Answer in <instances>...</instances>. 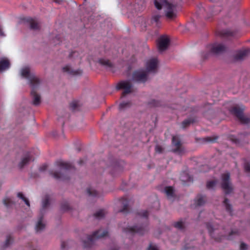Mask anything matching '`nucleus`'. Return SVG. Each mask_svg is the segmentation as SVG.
<instances>
[{
  "mask_svg": "<svg viewBox=\"0 0 250 250\" xmlns=\"http://www.w3.org/2000/svg\"><path fill=\"white\" fill-rule=\"evenodd\" d=\"M158 60L153 58L148 60L146 64V70L147 72H156L158 66Z\"/></svg>",
  "mask_w": 250,
  "mask_h": 250,
  "instance_id": "14",
  "label": "nucleus"
},
{
  "mask_svg": "<svg viewBox=\"0 0 250 250\" xmlns=\"http://www.w3.org/2000/svg\"><path fill=\"white\" fill-rule=\"evenodd\" d=\"M221 186L225 194H229L233 190V187L230 182V174L225 173L222 175Z\"/></svg>",
  "mask_w": 250,
  "mask_h": 250,
  "instance_id": "7",
  "label": "nucleus"
},
{
  "mask_svg": "<svg viewBox=\"0 0 250 250\" xmlns=\"http://www.w3.org/2000/svg\"><path fill=\"white\" fill-rule=\"evenodd\" d=\"M196 122L195 119L193 118H189L187 120H184L182 123V127L185 128L190 125V124Z\"/></svg>",
  "mask_w": 250,
  "mask_h": 250,
  "instance_id": "27",
  "label": "nucleus"
},
{
  "mask_svg": "<svg viewBox=\"0 0 250 250\" xmlns=\"http://www.w3.org/2000/svg\"><path fill=\"white\" fill-rule=\"evenodd\" d=\"M87 193L89 196L91 197H97L99 195V193L96 190L90 188L87 189Z\"/></svg>",
  "mask_w": 250,
  "mask_h": 250,
  "instance_id": "34",
  "label": "nucleus"
},
{
  "mask_svg": "<svg viewBox=\"0 0 250 250\" xmlns=\"http://www.w3.org/2000/svg\"><path fill=\"white\" fill-rule=\"evenodd\" d=\"M108 234L106 230L99 229L95 232L92 235L87 236L86 240L83 241V246L84 248H90L93 245L97 239L104 237Z\"/></svg>",
  "mask_w": 250,
  "mask_h": 250,
  "instance_id": "2",
  "label": "nucleus"
},
{
  "mask_svg": "<svg viewBox=\"0 0 250 250\" xmlns=\"http://www.w3.org/2000/svg\"><path fill=\"white\" fill-rule=\"evenodd\" d=\"M165 12L166 17L169 19L174 18L176 15L174 12L175 6L171 3L166 1L164 5Z\"/></svg>",
  "mask_w": 250,
  "mask_h": 250,
  "instance_id": "13",
  "label": "nucleus"
},
{
  "mask_svg": "<svg viewBox=\"0 0 250 250\" xmlns=\"http://www.w3.org/2000/svg\"><path fill=\"white\" fill-rule=\"evenodd\" d=\"M169 38L165 36H161L158 41L157 45L158 50L160 51H163L166 50L169 43Z\"/></svg>",
  "mask_w": 250,
  "mask_h": 250,
  "instance_id": "12",
  "label": "nucleus"
},
{
  "mask_svg": "<svg viewBox=\"0 0 250 250\" xmlns=\"http://www.w3.org/2000/svg\"><path fill=\"white\" fill-rule=\"evenodd\" d=\"M21 74L23 77L28 79L31 87L35 88L37 85H40V81L39 79L34 75H31L29 67H26L21 70Z\"/></svg>",
  "mask_w": 250,
  "mask_h": 250,
  "instance_id": "6",
  "label": "nucleus"
},
{
  "mask_svg": "<svg viewBox=\"0 0 250 250\" xmlns=\"http://www.w3.org/2000/svg\"><path fill=\"white\" fill-rule=\"evenodd\" d=\"M154 4H155V7L158 9L160 10L162 9V6L161 4L159 2H158L157 0H155L154 1Z\"/></svg>",
  "mask_w": 250,
  "mask_h": 250,
  "instance_id": "47",
  "label": "nucleus"
},
{
  "mask_svg": "<svg viewBox=\"0 0 250 250\" xmlns=\"http://www.w3.org/2000/svg\"><path fill=\"white\" fill-rule=\"evenodd\" d=\"M210 52L213 54H221L227 50V47L222 43H215L208 46Z\"/></svg>",
  "mask_w": 250,
  "mask_h": 250,
  "instance_id": "10",
  "label": "nucleus"
},
{
  "mask_svg": "<svg viewBox=\"0 0 250 250\" xmlns=\"http://www.w3.org/2000/svg\"><path fill=\"white\" fill-rule=\"evenodd\" d=\"M188 249H189V248H188V247H186V246H185V248H184V250H188Z\"/></svg>",
  "mask_w": 250,
  "mask_h": 250,
  "instance_id": "56",
  "label": "nucleus"
},
{
  "mask_svg": "<svg viewBox=\"0 0 250 250\" xmlns=\"http://www.w3.org/2000/svg\"><path fill=\"white\" fill-rule=\"evenodd\" d=\"M148 250H158L157 249V248L156 247L152 246L151 245H150L149 247L148 248Z\"/></svg>",
  "mask_w": 250,
  "mask_h": 250,
  "instance_id": "52",
  "label": "nucleus"
},
{
  "mask_svg": "<svg viewBox=\"0 0 250 250\" xmlns=\"http://www.w3.org/2000/svg\"><path fill=\"white\" fill-rule=\"evenodd\" d=\"M83 163V160H80V161H79V164L80 165H82Z\"/></svg>",
  "mask_w": 250,
  "mask_h": 250,
  "instance_id": "55",
  "label": "nucleus"
},
{
  "mask_svg": "<svg viewBox=\"0 0 250 250\" xmlns=\"http://www.w3.org/2000/svg\"><path fill=\"white\" fill-rule=\"evenodd\" d=\"M36 87L35 88L32 87V90L31 91V95L33 97V104L35 105H38L41 103V97L38 94L36 91V89L38 87L39 85H37L35 84Z\"/></svg>",
  "mask_w": 250,
  "mask_h": 250,
  "instance_id": "15",
  "label": "nucleus"
},
{
  "mask_svg": "<svg viewBox=\"0 0 250 250\" xmlns=\"http://www.w3.org/2000/svg\"><path fill=\"white\" fill-rule=\"evenodd\" d=\"M3 203L4 205L7 208L11 207L13 204H14L13 202L10 198H9L4 199L3 200Z\"/></svg>",
  "mask_w": 250,
  "mask_h": 250,
  "instance_id": "36",
  "label": "nucleus"
},
{
  "mask_svg": "<svg viewBox=\"0 0 250 250\" xmlns=\"http://www.w3.org/2000/svg\"><path fill=\"white\" fill-rule=\"evenodd\" d=\"M49 197L48 195H46L42 201V209L41 211V215L39 217L38 221L35 227V229L37 232H41L45 228V225L42 222L43 218L42 211L49 206Z\"/></svg>",
  "mask_w": 250,
  "mask_h": 250,
  "instance_id": "4",
  "label": "nucleus"
},
{
  "mask_svg": "<svg viewBox=\"0 0 250 250\" xmlns=\"http://www.w3.org/2000/svg\"><path fill=\"white\" fill-rule=\"evenodd\" d=\"M47 165L45 164L43 165L40 167V171H45L47 169Z\"/></svg>",
  "mask_w": 250,
  "mask_h": 250,
  "instance_id": "51",
  "label": "nucleus"
},
{
  "mask_svg": "<svg viewBox=\"0 0 250 250\" xmlns=\"http://www.w3.org/2000/svg\"><path fill=\"white\" fill-rule=\"evenodd\" d=\"M33 160L34 158L32 155L31 153L28 152L26 154L25 157L22 159L19 165V166L21 168L24 166L27 165L30 161Z\"/></svg>",
  "mask_w": 250,
  "mask_h": 250,
  "instance_id": "17",
  "label": "nucleus"
},
{
  "mask_svg": "<svg viewBox=\"0 0 250 250\" xmlns=\"http://www.w3.org/2000/svg\"><path fill=\"white\" fill-rule=\"evenodd\" d=\"M155 151L157 153H162L163 151V148L161 146L157 145L155 147Z\"/></svg>",
  "mask_w": 250,
  "mask_h": 250,
  "instance_id": "46",
  "label": "nucleus"
},
{
  "mask_svg": "<svg viewBox=\"0 0 250 250\" xmlns=\"http://www.w3.org/2000/svg\"><path fill=\"white\" fill-rule=\"evenodd\" d=\"M66 245V243L65 242H62L61 243V248L62 249H64L65 248Z\"/></svg>",
  "mask_w": 250,
  "mask_h": 250,
  "instance_id": "53",
  "label": "nucleus"
},
{
  "mask_svg": "<svg viewBox=\"0 0 250 250\" xmlns=\"http://www.w3.org/2000/svg\"><path fill=\"white\" fill-rule=\"evenodd\" d=\"M244 107L242 106L240 107L238 105L232 107L230 112L235 116L243 124H248L250 123V118L245 116L243 114Z\"/></svg>",
  "mask_w": 250,
  "mask_h": 250,
  "instance_id": "3",
  "label": "nucleus"
},
{
  "mask_svg": "<svg viewBox=\"0 0 250 250\" xmlns=\"http://www.w3.org/2000/svg\"><path fill=\"white\" fill-rule=\"evenodd\" d=\"M161 18V16L159 15H156L152 17L151 19V23H155L156 26L157 27H159L160 26V19Z\"/></svg>",
  "mask_w": 250,
  "mask_h": 250,
  "instance_id": "31",
  "label": "nucleus"
},
{
  "mask_svg": "<svg viewBox=\"0 0 250 250\" xmlns=\"http://www.w3.org/2000/svg\"><path fill=\"white\" fill-rule=\"evenodd\" d=\"M132 79L138 83H145L147 79V73L143 70L135 71L132 74Z\"/></svg>",
  "mask_w": 250,
  "mask_h": 250,
  "instance_id": "8",
  "label": "nucleus"
},
{
  "mask_svg": "<svg viewBox=\"0 0 250 250\" xmlns=\"http://www.w3.org/2000/svg\"><path fill=\"white\" fill-rule=\"evenodd\" d=\"M244 168L246 172H250V164L249 163H245Z\"/></svg>",
  "mask_w": 250,
  "mask_h": 250,
  "instance_id": "48",
  "label": "nucleus"
},
{
  "mask_svg": "<svg viewBox=\"0 0 250 250\" xmlns=\"http://www.w3.org/2000/svg\"><path fill=\"white\" fill-rule=\"evenodd\" d=\"M139 215L146 219L148 216V212L147 210H144L140 212L139 213Z\"/></svg>",
  "mask_w": 250,
  "mask_h": 250,
  "instance_id": "43",
  "label": "nucleus"
},
{
  "mask_svg": "<svg viewBox=\"0 0 250 250\" xmlns=\"http://www.w3.org/2000/svg\"><path fill=\"white\" fill-rule=\"evenodd\" d=\"M206 202V197L201 194H199L197 196L194 200V204L195 207H199L203 206Z\"/></svg>",
  "mask_w": 250,
  "mask_h": 250,
  "instance_id": "20",
  "label": "nucleus"
},
{
  "mask_svg": "<svg viewBox=\"0 0 250 250\" xmlns=\"http://www.w3.org/2000/svg\"><path fill=\"white\" fill-rule=\"evenodd\" d=\"M120 163H117L114 166V168L117 170L121 171L122 170V168L120 167Z\"/></svg>",
  "mask_w": 250,
  "mask_h": 250,
  "instance_id": "50",
  "label": "nucleus"
},
{
  "mask_svg": "<svg viewBox=\"0 0 250 250\" xmlns=\"http://www.w3.org/2000/svg\"><path fill=\"white\" fill-rule=\"evenodd\" d=\"M216 184V181L215 180L209 181L207 183V188L208 189H210L213 188Z\"/></svg>",
  "mask_w": 250,
  "mask_h": 250,
  "instance_id": "40",
  "label": "nucleus"
},
{
  "mask_svg": "<svg viewBox=\"0 0 250 250\" xmlns=\"http://www.w3.org/2000/svg\"><path fill=\"white\" fill-rule=\"evenodd\" d=\"M28 21L29 22L31 29L36 30L39 28V25L38 22L33 19H30Z\"/></svg>",
  "mask_w": 250,
  "mask_h": 250,
  "instance_id": "32",
  "label": "nucleus"
},
{
  "mask_svg": "<svg viewBox=\"0 0 250 250\" xmlns=\"http://www.w3.org/2000/svg\"><path fill=\"white\" fill-rule=\"evenodd\" d=\"M218 138V137L216 136H208L207 137H205L202 138V140L205 143H215L217 141V139Z\"/></svg>",
  "mask_w": 250,
  "mask_h": 250,
  "instance_id": "30",
  "label": "nucleus"
},
{
  "mask_svg": "<svg viewBox=\"0 0 250 250\" xmlns=\"http://www.w3.org/2000/svg\"><path fill=\"white\" fill-rule=\"evenodd\" d=\"M123 231L126 234L134 235L138 234L143 235L147 231V227L146 224L141 225H135L132 227H128L123 229Z\"/></svg>",
  "mask_w": 250,
  "mask_h": 250,
  "instance_id": "5",
  "label": "nucleus"
},
{
  "mask_svg": "<svg viewBox=\"0 0 250 250\" xmlns=\"http://www.w3.org/2000/svg\"><path fill=\"white\" fill-rule=\"evenodd\" d=\"M10 67V62L6 58L0 60V71H4Z\"/></svg>",
  "mask_w": 250,
  "mask_h": 250,
  "instance_id": "21",
  "label": "nucleus"
},
{
  "mask_svg": "<svg viewBox=\"0 0 250 250\" xmlns=\"http://www.w3.org/2000/svg\"><path fill=\"white\" fill-rule=\"evenodd\" d=\"M0 37H4L5 36V35H4L3 32L2 31V28H1L0 25Z\"/></svg>",
  "mask_w": 250,
  "mask_h": 250,
  "instance_id": "54",
  "label": "nucleus"
},
{
  "mask_svg": "<svg viewBox=\"0 0 250 250\" xmlns=\"http://www.w3.org/2000/svg\"><path fill=\"white\" fill-rule=\"evenodd\" d=\"M219 34L220 36L223 38H229L234 37L235 33L234 31H232L230 30L225 29L222 30L219 32Z\"/></svg>",
  "mask_w": 250,
  "mask_h": 250,
  "instance_id": "22",
  "label": "nucleus"
},
{
  "mask_svg": "<svg viewBox=\"0 0 250 250\" xmlns=\"http://www.w3.org/2000/svg\"><path fill=\"white\" fill-rule=\"evenodd\" d=\"M62 70L63 72H67L68 74L73 76L80 75L82 73V71L81 70H73L68 65L63 67Z\"/></svg>",
  "mask_w": 250,
  "mask_h": 250,
  "instance_id": "18",
  "label": "nucleus"
},
{
  "mask_svg": "<svg viewBox=\"0 0 250 250\" xmlns=\"http://www.w3.org/2000/svg\"><path fill=\"white\" fill-rule=\"evenodd\" d=\"M106 213V211L104 209H101L97 211L94 214V216L98 219H102L103 218Z\"/></svg>",
  "mask_w": 250,
  "mask_h": 250,
  "instance_id": "29",
  "label": "nucleus"
},
{
  "mask_svg": "<svg viewBox=\"0 0 250 250\" xmlns=\"http://www.w3.org/2000/svg\"><path fill=\"white\" fill-rule=\"evenodd\" d=\"M180 178L181 180L184 183L193 181L192 178L190 175L185 172H183L181 174Z\"/></svg>",
  "mask_w": 250,
  "mask_h": 250,
  "instance_id": "24",
  "label": "nucleus"
},
{
  "mask_svg": "<svg viewBox=\"0 0 250 250\" xmlns=\"http://www.w3.org/2000/svg\"><path fill=\"white\" fill-rule=\"evenodd\" d=\"M79 55V53L78 52L73 51L70 54L69 57L70 58L78 57Z\"/></svg>",
  "mask_w": 250,
  "mask_h": 250,
  "instance_id": "45",
  "label": "nucleus"
},
{
  "mask_svg": "<svg viewBox=\"0 0 250 250\" xmlns=\"http://www.w3.org/2000/svg\"><path fill=\"white\" fill-rule=\"evenodd\" d=\"M99 62L101 65L104 66L106 68H111L113 66L112 62L108 60L101 59Z\"/></svg>",
  "mask_w": 250,
  "mask_h": 250,
  "instance_id": "25",
  "label": "nucleus"
},
{
  "mask_svg": "<svg viewBox=\"0 0 250 250\" xmlns=\"http://www.w3.org/2000/svg\"><path fill=\"white\" fill-rule=\"evenodd\" d=\"M78 106V104L77 101H73L70 104V108L71 110L75 111L77 109Z\"/></svg>",
  "mask_w": 250,
  "mask_h": 250,
  "instance_id": "41",
  "label": "nucleus"
},
{
  "mask_svg": "<svg viewBox=\"0 0 250 250\" xmlns=\"http://www.w3.org/2000/svg\"><path fill=\"white\" fill-rule=\"evenodd\" d=\"M132 84L128 81H121L116 86L117 89H124L122 97L125 96L126 94L131 92Z\"/></svg>",
  "mask_w": 250,
  "mask_h": 250,
  "instance_id": "9",
  "label": "nucleus"
},
{
  "mask_svg": "<svg viewBox=\"0 0 250 250\" xmlns=\"http://www.w3.org/2000/svg\"><path fill=\"white\" fill-rule=\"evenodd\" d=\"M174 227L179 229L183 230L185 228V224L182 220L175 222L173 224Z\"/></svg>",
  "mask_w": 250,
  "mask_h": 250,
  "instance_id": "33",
  "label": "nucleus"
},
{
  "mask_svg": "<svg viewBox=\"0 0 250 250\" xmlns=\"http://www.w3.org/2000/svg\"><path fill=\"white\" fill-rule=\"evenodd\" d=\"M123 204V208L120 210V212L124 213H128L129 211V208L127 201L125 200Z\"/></svg>",
  "mask_w": 250,
  "mask_h": 250,
  "instance_id": "35",
  "label": "nucleus"
},
{
  "mask_svg": "<svg viewBox=\"0 0 250 250\" xmlns=\"http://www.w3.org/2000/svg\"><path fill=\"white\" fill-rule=\"evenodd\" d=\"M165 192L167 197L169 199L175 196L174 189L172 187H166L165 188Z\"/></svg>",
  "mask_w": 250,
  "mask_h": 250,
  "instance_id": "23",
  "label": "nucleus"
},
{
  "mask_svg": "<svg viewBox=\"0 0 250 250\" xmlns=\"http://www.w3.org/2000/svg\"><path fill=\"white\" fill-rule=\"evenodd\" d=\"M224 205L225 207L226 210L229 213L230 215H232V206L229 203V201L227 198H225L223 202Z\"/></svg>",
  "mask_w": 250,
  "mask_h": 250,
  "instance_id": "26",
  "label": "nucleus"
},
{
  "mask_svg": "<svg viewBox=\"0 0 250 250\" xmlns=\"http://www.w3.org/2000/svg\"><path fill=\"white\" fill-rule=\"evenodd\" d=\"M206 226L210 236L216 241H221L223 239V237H226L227 239L228 240H232L239 234L238 230L235 229L231 230L228 235L226 233H224L221 235L216 236L215 234L217 233V229L213 228L210 223H207Z\"/></svg>",
  "mask_w": 250,
  "mask_h": 250,
  "instance_id": "1",
  "label": "nucleus"
},
{
  "mask_svg": "<svg viewBox=\"0 0 250 250\" xmlns=\"http://www.w3.org/2000/svg\"><path fill=\"white\" fill-rule=\"evenodd\" d=\"M13 241V239L11 237V235H8L6 237V241H5V242L4 244V246H3V248H5L7 247H8L10 244Z\"/></svg>",
  "mask_w": 250,
  "mask_h": 250,
  "instance_id": "38",
  "label": "nucleus"
},
{
  "mask_svg": "<svg viewBox=\"0 0 250 250\" xmlns=\"http://www.w3.org/2000/svg\"><path fill=\"white\" fill-rule=\"evenodd\" d=\"M17 195L18 197L21 199L25 202V204L27 206L30 207V203L29 200L24 196L21 192H19Z\"/></svg>",
  "mask_w": 250,
  "mask_h": 250,
  "instance_id": "37",
  "label": "nucleus"
},
{
  "mask_svg": "<svg viewBox=\"0 0 250 250\" xmlns=\"http://www.w3.org/2000/svg\"><path fill=\"white\" fill-rule=\"evenodd\" d=\"M130 102H122L119 105V109L120 110L124 109V108L129 107L130 105Z\"/></svg>",
  "mask_w": 250,
  "mask_h": 250,
  "instance_id": "39",
  "label": "nucleus"
},
{
  "mask_svg": "<svg viewBox=\"0 0 250 250\" xmlns=\"http://www.w3.org/2000/svg\"><path fill=\"white\" fill-rule=\"evenodd\" d=\"M250 52V49H244L239 51L235 56V59L236 60H241L244 59Z\"/></svg>",
  "mask_w": 250,
  "mask_h": 250,
  "instance_id": "19",
  "label": "nucleus"
},
{
  "mask_svg": "<svg viewBox=\"0 0 250 250\" xmlns=\"http://www.w3.org/2000/svg\"><path fill=\"white\" fill-rule=\"evenodd\" d=\"M247 249V245L244 243H241L240 246V250H246Z\"/></svg>",
  "mask_w": 250,
  "mask_h": 250,
  "instance_id": "49",
  "label": "nucleus"
},
{
  "mask_svg": "<svg viewBox=\"0 0 250 250\" xmlns=\"http://www.w3.org/2000/svg\"><path fill=\"white\" fill-rule=\"evenodd\" d=\"M61 209L63 211L68 210L70 209L69 204L66 202L62 203L61 205Z\"/></svg>",
  "mask_w": 250,
  "mask_h": 250,
  "instance_id": "42",
  "label": "nucleus"
},
{
  "mask_svg": "<svg viewBox=\"0 0 250 250\" xmlns=\"http://www.w3.org/2000/svg\"><path fill=\"white\" fill-rule=\"evenodd\" d=\"M56 164L61 169L65 170V172H67L68 170L73 168V167L71 164L62 161H57L56 162Z\"/></svg>",
  "mask_w": 250,
  "mask_h": 250,
  "instance_id": "16",
  "label": "nucleus"
},
{
  "mask_svg": "<svg viewBox=\"0 0 250 250\" xmlns=\"http://www.w3.org/2000/svg\"><path fill=\"white\" fill-rule=\"evenodd\" d=\"M149 104L153 106H158L160 105V102L159 101L156 100H152L150 103Z\"/></svg>",
  "mask_w": 250,
  "mask_h": 250,
  "instance_id": "44",
  "label": "nucleus"
},
{
  "mask_svg": "<svg viewBox=\"0 0 250 250\" xmlns=\"http://www.w3.org/2000/svg\"><path fill=\"white\" fill-rule=\"evenodd\" d=\"M50 174L52 175L54 178L56 179H62L63 180L66 179L67 178L65 177L62 174L59 172H53L50 171Z\"/></svg>",
  "mask_w": 250,
  "mask_h": 250,
  "instance_id": "28",
  "label": "nucleus"
},
{
  "mask_svg": "<svg viewBox=\"0 0 250 250\" xmlns=\"http://www.w3.org/2000/svg\"><path fill=\"white\" fill-rule=\"evenodd\" d=\"M172 144L175 148L172 150V151L179 155L183 154L185 151L184 148L182 146L180 140L177 136H173L172 139Z\"/></svg>",
  "mask_w": 250,
  "mask_h": 250,
  "instance_id": "11",
  "label": "nucleus"
}]
</instances>
